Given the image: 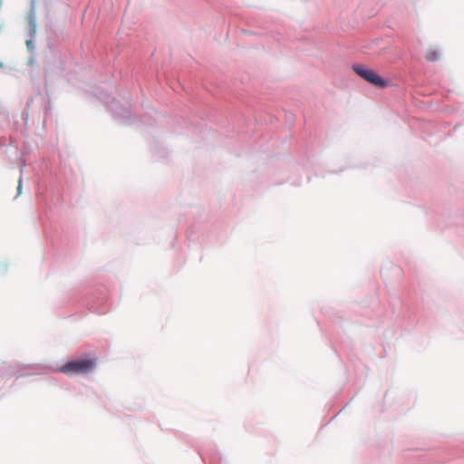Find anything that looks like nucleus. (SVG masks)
<instances>
[{
  "label": "nucleus",
  "instance_id": "obj_3",
  "mask_svg": "<svg viewBox=\"0 0 464 464\" xmlns=\"http://www.w3.org/2000/svg\"><path fill=\"white\" fill-rule=\"evenodd\" d=\"M425 57L430 62H435V61H437L440 58V53L438 51H436V50L430 49L426 53Z\"/></svg>",
  "mask_w": 464,
  "mask_h": 464
},
{
  "label": "nucleus",
  "instance_id": "obj_2",
  "mask_svg": "<svg viewBox=\"0 0 464 464\" xmlns=\"http://www.w3.org/2000/svg\"><path fill=\"white\" fill-rule=\"evenodd\" d=\"M353 69L359 76L372 85L381 88L387 85L386 81H384L375 71L372 69L364 67L361 64L353 65Z\"/></svg>",
  "mask_w": 464,
  "mask_h": 464
},
{
  "label": "nucleus",
  "instance_id": "obj_4",
  "mask_svg": "<svg viewBox=\"0 0 464 464\" xmlns=\"http://www.w3.org/2000/svg\"><path fill=\"white\" fill-rule=\"evenodd\" d=\"M21 189V180L19 181V186H18V190L20 191Z\"/></svg>",
  "mask_w": 464,
  "mask_h": 464
},
{
  "label": "nucleus",
  "instance_id": "obj_1",
  "mask_svg": "<svg viewBox=\"0 0 464 464\" xmlns=\"http://www.w3.org/2000/svg\"><path fill=\"white\" fill-rule=\"evenodd\" d=\"M97 364V359H83L63 364L60 372L65 374H85L91 372Z\"/></svg>",
  "mask_w": 464,
  "mask_h": 464
}]
</instances>
